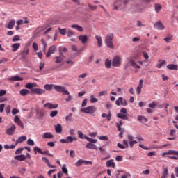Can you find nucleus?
Returning a JSON list of instances; mask_svg holds the SVG:
<instances>
[{"instance_id":"obj_22","label":"nucleus","mask_w":178,"mask_h":178,"mask_svg":"<svg viewBox=\"0 0 178 178\" xmlns=\"http://www.w3.org/2000/svg\"><path fill=\"white\" fill-rule=\"evenodd\" d=\"M15 129H16V127H15V125H12L11 127L7 129V130H6V133H7V135H13V133L15 132Z\"/></svg>"},{"instance_id":"obj_13","label":"nucleus","mask_w":178,"mask_h":178,"mask_svg":"<svg viewBox=\"0 0 178 178\" xmlns=\"http://www.w3.org/2000/svg\"><path fill=\"white\" fill-rule=\"evenodd\" d=\"M122 144L118 143V147H119L120 149H124L126 148L131 147V145L127 144V140H124L122 141Z\"/></svg>"},{"instance_id":"obj_32","label":"nucleus","mask_w":178,"mask_h":178,"mask_svg":"<svg viewBox=\"0 0 178 178\" xmlns=\"http://www.w3.org/2000/svg\"><path fill=\"white\" fill-rule=\"evenodd\" d=\"M54 24L52 22H50V24H49L48 26H45V29H46L45 34L49 33L50 31H51V27H50V26H54Z\"/></svg>"},{"instance_id":"obj_37","label":"nucleus","mask_w":178,"mask_h":178,"mask_svg":"<svg viewBox=\"0 0 178 178\" xmlns=\"http://www.w3.org/2000/svg\"><path fill=\"white\" fill-rule=\"evenodd\" d=\"M67 31H69V30H67L65 29L58 28V33H57V34H60L62 35H65V33H67Z\"/></svg>"},{"instance_id":"obj_59","label":"nucleus","mask_w":178,"mask_h":178,"mask_svg":"<svg viewBox=\"0 0 178 178\" xmlns=\"http://www.w3.org/2000/svg\"><path fill=\"white\" fill-rule=\"evenodd\" d=\"M170 146V144H165V145H161L159 147H154V149H162V148H165V147H169Z\"/></svg>"},{"instance_id":"obj_46","label":"nucleus","mask_w":178,"mask_h":178,"mask_svg":"<svg viewBox=\"0 0 178 178\" xmlns=\"http://www.w3.org/2000/svg\"><path fill=\"white\" fill-rule=\"evenodd\" d=\"M112 66V63H111V60H108V59L106 60V68L111 69V67Z\"/></svg>"},{"instance_id":"obj_12","label":"nucleus","mask_w":178,"mask_h":178,"mask_svg":"<svg viewBox=\"0 0 178 178\" xmlns=\"http://www.w3.org/2000/svg\"><path fill=\"white\" fill-rule=\"evenodd\" d=\"M77 38L79 39V41H81V43H82V44H87V42H88V36L86 35H79Z\"/></svg>"},{"instance_id":"obj_1","label":"nucleus","mask_w":178,"mask_h":178,"mask_svg":"<svg viewBox=\"0 0 178 178\" xmlns=\"http://www.w3.org/2000/svg\"><path fill=\"white\" fill-rule=\"evenodd\" d=\"M129 3V0H117L112 6V10H122L125 8V6Z\"/></svg>"},{"instance_id":"obj_4","label":"nucleus","mask_w":178,"mask_h":178,"mask_svg":"<svg viewBox=\"0 0 178 178\" xmlns=\"http://www.w3.org/2000/svg\"><path fill=\"white\" fill-rule=\"evenodd\" d=\"M97 108L94 106H87L86 108H81V112L86 114H92L95 113Z\"/></svg>"},{"instance_id":"obj_23","label":"nucleus","mask_w":178,"mask_h":178,"mask_svg":"<svg viewBox=\"0 0 178 178\" xmlns=\"http://www.w3.org/2000/svg\"><path fill=\"white\" fill-rule=\"evenodd\" d=\"M95 40L97 41V47H102V37L100 35H95Z\"/></svg>"},{"instance_id":"obj_7","label":"nucleus","mask_w":178,"mask_h":178,"mask_svg":"<svg viewBox=\"0 0 178 178\" xmlns=\"http://www.w3.org/2000/svg\"><path fill=\"white\" fill-rule=\"evenodd\" d=\"M111 63H112V67H120V56H115L114 58L112 59V61H111Z\"/></svg>"},{"instance_id":"obj_44","label":"nucleus","mask_w":178,"mask_h":178,"mask_svg":"<svg viewBox=\"0 0 178 178\" xmlns=\"http://www.w3.org/2000/svg\"><path fill=\"white\" fill-rule=\"evenodd\" d=\"M87 7L89 8V10H90V11H94L97 10V6L91 5L90 3L87 4Z\"/></svg>"},{"instance_id":"obj_28","label":"nucleus","mask_w":178,"mask_h":178,"mask_svg":"<svg viewBox=\"0 0 178 178\" xmlns=\"http://www.w3.org/2000/svg\"><path fill=\"white\" fill-rule=\"evenodd\" d=\"M23 80L21 77H19L18 76H13L12 77L8 78V81L15 82V81H21Z\"/></svg>"},{"instance_id":"obj_18","label":"nucleus","mask_w":178,"mask_h":178,"mask_svg":"<svg viewBox=\"0 0 178 178\" xmlns=\"http://www.w3.org/2000/svg\"><path fill=\"white\" fill-rule=\"evenodd\" d=\"M15 26V20H10L8 23L5 24V29H7L8 30L13 29V26Z\"/></svg>"},{"instance_id":"obj_10","label":"nucleus","mask_w":178,"mask_h":178,"mask_svg":"<svg viewBox=\"0 0 178 178\" xmlns=\"http://www.w3.org/2000/svg\"><path fill=\"white\" fill-rule=\"evenodd\" d=\"M115 105H117L118 106H127V101L124 99L122 97H119L118 100H115Z\"/></svg>"},{"instance_id":"obj_43","label":"nucleus","mask_w":178,"mask_h":178,"mask_svg":"<svg viewBox=\"0 0 178 178\" xmlns=\"http://www.w3.org/2000/svg\"><path fill=\"white\" fill-rule=\"evenodd\" d=\"M34 86H35V84H34V83H26V84L25 85V88H26V89H30V90H31V89H36V88H33Z\"/></svg>"},{"instance_id":"obj_63","label":"nucleus","mask_w":178,"mask_h":178,"mask_svg":"<svg viewBox=\"0 0 178 178\" xmlns=\"http://www.w3.org/2000/svg\"><path fill=\"white\" fill-rule=\"evenodd\" d=\"M105 95H107V91L104 90L99 92V97H104Z\"/></svg>"},{"instance_id":"obj_11","label":"nucleus","mask_w":178,"mask_h":178,"mask_svg":"<svg viewBox=\"0 0 178 178\" xmlns=\"http://www.w3.org/2000/svg\"><path fill=\"white\" fill-rule=\"evenodd\" d=\"M168 155H174V156H178V151L176 150H168L167 152H163V154H161L163 157H168Z\"/></svg>"},{"instance_id":"obj_25","label":"nucleus","mask_w":178,"mask_h":178,"mask_svg":"<svg viewBox=\"0 0 178 178\" xmlns=\"http://www.w3.org/2000/svg\"><path fill=\"white\" fill-rule=\"evenodd\" d=\"M31 92H32V94H37V95H42L43 94V90L38 88H32L30 89Z\"/></svg>"},{"instance_id":"obj_60","label":"nucleus","mask_w":178,"mask_h":178,"mask_svg":"<svg viewBox=\"0 0 178 178\" xmlns=\"http://www.w3.org/2000/svg\"><path fill=\"white\" fill-rule=\"evenodd\" d=\"M23 24H25V23L23 22V20L22 19L15 21V24H17V26H22Z\"/></svg>"},{"instance_id":"obj_21","label":"nucleus","mask_w":178,"mask_h":178,"mask_svg":"<svg viewBox=\"0 0 178 178\" xmlns=\"http://www.w3.org/2000/svg\"><path fill=\"white\" fill-rule=\"evenodd\" d=\"M106 167L107 168H115V163H113V160L111 159L106 162Z\"/></svg>"},{"instance_id":"obj_8","label":"nucleus","mask_w":178,"mask_h":178,"mask_svg":"<svg viewBox=\"0 0 178 178\" xmlns=\"http://www.w3.org/2000/svg\"><path fill=\"white\" fill-rule=\"evenodd\" d=\"M74 141H77V138L67 136L65 139H60V143H63V144H69Z\"/></svg>"},{"instance_id":"obj_38","label":"nucleus","mask_w":178,"mask_h":178,"mask_svg":"<svg viewBox=\"0 0 178 178\" xmlns=\"http://www.w3.org/2000/svg\"><path fill=\"white\" fill-rule=\"evenodd\" d=\"M165 65V60H159V64H157L156 65V67L157 69H161L162 66H164Z\"/></svg>"},{"instance_id":"obj_29","label":"nucleus","mask_w":178,"mask_h":178,"mask_svg":"<svg viewBox=\"0 0 178 178\" xmlns=\"http://www.w3.org/2000/svg\"><path fill=\"white\" fill-rule=\"evenodd\" d=\"M173 40V35L171 34H168L167 35H165V38H164V42H165V43H169L170 42V41H172Z\"/></svg>"},{"instance_id":"obj_34","label":"nucleus","mask_w":178,"mask_h":178,"mask_svg":"<svg viewBox=\"0 0 178 178\" xmlns=\"http://www.w3.org/2000/svg\"><path fill=\"white\" fill-rule=\"evenodd\" d=\"M100 117L102 118H106L107 121H111V118L112 117V115L111 113H108V114L102 113V115H100Z\"/></svg>"},{"instance_id":"obj_64","label":"nucleus","mask_w":178,"mask_h":178,"mask_svg":"<svg viewBox=\"0 0 178 178\" xmlns=\"http://www.w3.org/2000/svg\"><path fill=\"white\" fill-rule=\"evenodd\" d=\"M156 156V152H151L147 153V156H149V157H152V156Z\"/></svg>"},{"instance_id":"obj_57","label":"nucleus","mask_w":178,"mask_h":178,"mask_svg":"<svg viewBox=\"0 0 178 178\" xmlns=\"http://www.w3.org/2000/svg\"><path fill=\"white\" fill-rule=\"evenodd\" d=\"M62 172L65 174L66 175H68L69 173H67V168H65V165H63L62 166Z\"/></svg>"},{"instance_id":"obj_54","label":"nucleus","mask_w":178,"mask_h":178,"mask_svg":"<svg viewBox=\"0 0 178 178\" xmlns=\"http://www.w3.org/2000/svg\"><path fill=\"white\" fill-rule=\"evenodd\" d=\"M97 102H98V99L94 97V95H90V103L95 104Z\"/></svg>"},{"instance_id":"obj_6","label":"nucleus","mask_w":178,"mask_h":178,"mask_svg":"<svg viewBox=\"0 0 178 178\" xmlns=\"http://www.w3.org/2000/svg\"><path fill=\"white\" fill-rule=\"evenodd\" d=\"M118 118L120 120H127V110L125 108H120V113H118Z\"/></svg>"},{"instance_id":"obj_26","label":"nucleus","mask_w":178,"mask_h":178,"mask_svg":"<svg viewBox=\"0 0 178 178\" xmlns=\"http://www.w3.org/2000/svg\"><path fill=\"white\" fill-rule=\"evenodd\" d=\"M45 107L49 109H56L58 107V104H52L51 103L45 104Z\"/></svg>"},{"instance_id":"obj_52","label":"nucleus","mask_w":178,"mask_h":178,"mask_svg":"<svg viewBox=\"0 0 178 178\" xmlns=\"http://www.w3.org/2000/svg\"><path fill=\"white\" fill-rule=\"evenodd\" d=\"M65 174L63 173L62 172H58V173H57V175H53V178H62V175Z\"/></svg>"},{"instance_id":"obj_5","label":"nucleus","mask_w":178,"mask_h":178,"mask_svg":"<svg viewBox=\"0 0 178 178\" xmlns=\"http://www.w3.org/2000/svg\"><path fill=\"white\" fill-rule=\"evenodd\" d=\"M77 135L79 136V138L87 140V142L91 143H97V139H92L90 138L87 137V136H84L81 131H77Z\"/></svg>"},{"instance_id":"obj_33","label":"nucleus","mask_w":178,"mask_h":178,"mask_svg":"<svg viewBox=\"0 0 178 178\" xmlns=\"http://www.w3.org/2000/svg\"><path fill=\"white\" fill-rule=\"evenodd\" d=\"M18 48H20V43H15L12 44V51H17V50H18Z\"/></svg>"},{"instance_id":"obj_31","label":"nucleus","mask_w":178,"mask_h":178,"mask_svg":"<svg viewBox=\"0 0 178 178\" xmlns=\"http://www.w3.org/2000/svg\"><path fill=\"white\" fill-rule=\"evenodd\" d=\"M55 133H57L58 134H62V125L60 124L55 125Z\"/></svg>"},{"instance_id":"obj_49","label":"nucleus","mask_w":178,"mask_h":178,"mask_svg":"<svg viewBox=\"0 0 178 178\" xmlns=\"http://www.w3.org/2000/svg\"><path fill=\"white\" fill-rule=\"evenodd\" d=\"M26 145L29 146H33L35 145V143L31 139L26 140Z\"/></svg>"},{"instance_id":"obj_9","label":"nucleus","mask_w":178,"mask_h":178,"mask_svg":"<svg viewBox=\"0 0 178 178\" xmlns=\"http://www.w3.org/2000/svg\"><path fill=\"white\" fill-rule=\"evenodd\" d=\"M127 65H130L134 69H140V66L137 65V64H136V62L134 61L131 57H129V58H127Z\"/></svg>"},{"instance_id":"obj_27","label":"nucleus","mask_w":178,"mask_h":178,"mask_svg":"<svg viewBox=\"0 0 178 178\" xmlns=\"http://www.w3.org/2000/svg\"><path fill=\"white\" fill-rule=\"evenodd\" d=\"M70 28H72L75 30H77V31L79 32H83V28H82V26H80L77 24H72L70 26Z\"/></svg>"},{"instance_id":"obj_51","label":"nucleus","mask_w":178,"mask_h":178,"mask_svg":"<svg viewBox=\"0 0 178 178\" xmlns=\"http://www.w3.org/2000/svg\"><path fill=\"white\" fill-rule=\"evenodd\" d=\"M17 41H20V36H18V35L13 36V38H12V42H15Z\"/></svg>"},{"instance_id":"obj_19","label":"nucleus","mask_w":178,"mask_h":178,"mask_svg":"<svg viewBox=\"0 0 178 178\" xmlns=\"http://www.w3.org/2000/svg\"><path fill=\"white\" fill-rule=\"evenodd\" d=\"M57 47H56L54 45L50 47V48H49V52L47 53V54H45V57L49 58L50 57V55L54 54L55 52V49H56Z\"/></svg>"},{"instance_id":"obj_24","label":"nucleus","mask_w":178,"mask_h":178,"mask_svg":"<svg viewBox=\"0 0 178 178\" xmlns=\"http://www.w3.org/2000/svg\"><path fill=\"white\" fill-rule=\"evenodd\" d=\"M165 68H168L169 70H178V65L174 64H169L165 66Z\"/></svg>"},{"instance_id":"obj_50","label":"nucleus","mask_w":178,"mask_h":178,"mask_svg":"<svg viewBox=\"0 0 178 178\" xmlns=\"http://www.w3.org/2000/svg\"><path fill=\"white\" fill-rule=\"evenodd\" d=\"M168 177V168L164 169V172H163V175L161 176V178Z\"/></svg>"},{"instance_id":"obj_42","label":"nucleus","mask_w":178,"mask_h":178,"mask_svg":"<svg viewBox=\"0 0 178 178\" xmlns=\"http://www.w3.org/2000/svg\"><path fill=\"white\" fill-rule=\"evenodd\" d=\"M17 146V145H5L3 147H3V149L4 148L5 149H15V147Z\"/></svg>"},{"instance_id":"obj_17","label":"nucleus","mask_w":178,"mask_h":178,"mask_svg":"<svg viewBox=\"0 0 178 178\" xmlns=\"http://www.w3.org/2000/svg\"><path fill=\"white\" fill-rule=\"evenodd\" d=\"M95 143H88L86 145V148L87 149H93V150H95L97 151V146L95 145Z\"/></svg>"},{"instance_id":"obj_45","label":"nucleus","mask_w":178,"mask_h":178,"mask_svg":"<svg viewBox=\"0 0 178 178\" xmlns=\"http://www.w3.org/2000/svg\"><path fill=\"white\" fill-rule=\"evenodd\" d=\"M58 114V111L57 110H54L52 112H50V118H54L55 116H57Z\"/></svg>"},{"instance_id":"obj_41","label":"nucleus","mask_w":178,"mask_h":178,"mask_svg":"<svg viewBox=\"0 0 178 178\" xmlns=\"http://www.w3.org/2000/svg\"><path fill=\"white\" fill-rule=\"evenodd\" d=\"M29 93H30V92L26 89H22V90H20L21 96H26V95H29Z\"/></svg>"},{"instance_id":"obj_56","label":"nucleus","mask_w":178,"mask_h":178,"mask_svg":"<svg viewBox=\"0 0 178 178\" xmlns=\"http://www.w3.org/2000/svg\"><path fill=\"white\" fill-rule=\"evenodd\" d=\"M26 55H29V49H25L24 51H22V57L25 58Z\"/></svg>"},{"instance_id":"obj_20","label":"nucleus","mask_w":178,"mask_h":178,"mask_svg":"<svg viewBox=\"0 0 178 178\" xmlns=\"http://www.w3.org/2000/svg\"><path fill=\"white\" fill-rule=\"evenodd\" d=\"M143 79L139 80V85L138 86V88H136V93L138 95L140 94V90L143 89Z\"/></svg>"},{"instance_id":"obj_40","label":"nucleus","mask_w":178,"mask_h":178,"mask_svg":"<svg viewBox=\"0 0 178 178\" xmlns=\"http://www.w3.org/2000/svg\"><path fill=\"white\" fill-rule=\"evenodd\" d=\"M25 159H26L25 155L15 156V160L17 161H25Z\"/></svg>"},{"instance_id":"obj_35","label":"nucleus","mask_w":178,"mask_h":178,"mask_svg":"<svg viewBox=\"0 0 178 178\" xmlns=\"http://www.w3.org/2000/svg\"><path fill=\"white\" fill-rule=\"evenodd\" d=\"M33 152L35 154H45V152H42V149L38 147H33Z\"/></svg>"},{"instance_id":"obj_55","label":"nucleus","mask_w":178,"mask_h":178,"mask_svg":"<svg viewBox=\"0 0 178 178\" xmlns=\"http://www.w3.org/2000/svg\"><path fill=\"white\" fill-rule=\"evenodd\" d=\"M71 121H72V113H69V115L65 117V122H71Z\"/></svg>"},{"instance_id":"obj_47","label":"nucleus","mask_w":178,"mask_h":178,"mask_svg":"<svg viewBox=\"0 0 178 178\" xmlns=\"http://www.w3.org/2000/svg\"><path fill=\"white\" fill-rule=\"evenodd\" d=\"M143 56L144 57V62H147V60L149 59V55L147 52L143 51Z\"/></svg>"},{"instance_id":"obj_2","label":"nucleus","mask_w":178,"mask_h":178,"mask_svg":"<svg viewBox=\"0 0 178 178\" xmlns=\"http://www.w3.org/2000/svg\"><path fill=\"white\" fill-rule=\"evenodd\" d=\"M104 44H106V47H107V48L113 49V33H108L106 35Z\"/></svg>"},{"instance_id":"obj_61","label":"nucleus","mask_w":178,"mask_h":178,"mask_svg":"<svg viewBox=\"0 0 178 178\" xmlns=\"http://www.w3.org/2000/svg\"><path fill=\"white\" fill-rule=\"evenodd\" d=\"M54 138V135H51L50 133H45V138L50 139Z\"/></svg>"},{"instance_id":"obj_15","label":"nucleus","mask_w":178,"mask_h":178,"mask_svg":"<svg viewBox=\"0 0 178 178\" xmlns=\"http://www.w3.org/2000/svg\"><path fill=\"white\" fill-rule=\"evenodd\" d=\"M127 140H129V143H127V145L131 146V148L134 147V145L137 144V141L133 140L134 138L131 135L127 136Z\"/></svg>"},{"instance_id":"obj_14","label":"nucleus","mask_w":178,"mask_h":178,"mask_svg":"<svg viewBox=\"0 0 178 178\" xmlns=\"http://www.w3.org/2000/svg\"><path fill=\"white\" fill-rule=\"evenodd\" d=\"M154 29L156 30L163 31L164 30V25L162 24L161 21H157L154 23Z\"/></svg>"},{"instance_id":"obj_36","label":"nucleus","mask_w":178,"mask_h":178,"mask_svg":"<svg viewBox=\"0 0 178 178\" xmlns=\"http://www.w3.org/2000/svg\"><path fill=\"white\" fill-rule=\"evenodd\" d=\"M63 58H65V57H63V55L60 56L58 57H55V63H62V61H63Z\"/></svg>"},{"instance_id":"obj_62","label":"nucleus","mask_w":178,"mask_h":178,"mask_svg":"<svg viewBox=\"0 0 178 178\" xmlns=\"http://www.w3.org/2000/svg\"><path fill=\"white\" fill-rule=\"evenodd\" d=\"M99 140L107 141L108 140V138H107V136H99Z\"/></svg>"},{"instance_id":"obj_48","label":"nucleus","mask_w":178,"mask_h":178,"mask_svg":"<svg viewBox=\"0 0 178 178\" xmlns=\"http://www.w3.org/2000/svg\"><path fill=\"white\" fill-rule=\"evenodd\" d=\"M154 9L156 10V13H159V11L161 10V5L159 3H156L155 6H154Z\"/></svg>"},{"instance_id":"obj_16","label":"nucleus","mask_w":178,"mask_h":178,"mask_svg":"<svg viewBox=\"0 0 178 178\" xmlns=\"http://www.w3.org/2000/svg\"><path fill=\"white\" fill-rule=\"evenodd\" d=\"M83 163H86V165L87 164H92L91 161H83L82 159H79V161H77L76 163H75V166L79 167L81 166Z\"/></svg>"},{"instance_id":"obj_39","label":"nucleus","mask_w":178,"mask_h":178,"mask_svg":"<svg viewBox=\"0 0 178 178\" xmlns=\"http://www.w3.org/2000/svg\"><path fill=\"white\" fill-rule=\"evenodd\" d=\"M54 84H46L45 85V90L50 91L51 89H54V87H55Z\"/></svg>"},{"instance_id":"obj_30","label":"nucleus","mask_w":178,"mask_h":178,"mask_svg":"<svg viewBox=\"0 0 178 178\" xmlns=\"http://www.w3.org/2000/svg\"><path fill=\"white\" fill-rule=\"evenodd\" d=\"M26 140V136L18 137V139L15 140V145L22 143L23 141Z\"/></svg>"},{"instance_id":"obj_3","label":"nucleus","mask_w":178,"mask_h":178,"mask_svg":"<svg viewBox=\"0 0 178 178\" xmlns=\"http://www.w3.org/2000/svg\"><path fill=\"white\" fill-rule=\"evenodd\" d=\"M54 90H55V91H57V92L58 93H62V95H70V93L69 92V90H67V89H65V87H63V86H54Z\"/></svg>"},{"instance_id":"obj_58","label":"nucleus","mask_w":178,"mask_h":178,"mask_svg":"<svg viewBox=\"0 0 178 178\" xmlns=\"http://www.w3.org/2000/svg\"><path fill=\"white\" fill-rule=\"evenodd\" d=\"M156 105L157 104L155 102H152V103L149 104V108H155Z\"/></svg>"},{"instance_id":"obj_53","label":"nucleus","mask_w":178,"mask_h":178,"mask_svg":"<svg viewBox=\"0 0 178 178\" xmlns=\"http://www.w3.org/2000/svg\"><path fill=\"white\" fill-rule=\"evenodd\" d=\"M65 34H67V37L71 38L72 35H74V31H72V30L69 29V31H67Z\"/></svg>"}]
</instances>
